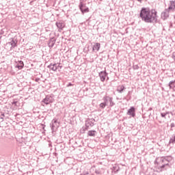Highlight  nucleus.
<instances>
[{
  "mask_svg": "<svg viewBox=\"0 0 175 175\" xmlns=\"http://www.w3.org/2000/svg\"><path fill=\"white\" fill-rule=\"evenodd\" d=\"M72 85H73V84H72L71 83H69L67 85V87H72Z\"/></svg>",
  "mask_w": 175,
  "mask_h": 175,
  "instance_id": "obj_29",
  "label": "nucleus"
},
{
  "mask_svg": "<svg viewBox=\"0 0 175 175\" xmlns=\"http://www.w3.org/2000/svg\"><path fill=\"white\" fill-rule=\"evenodd\" d=\"M96 135V131H88V136L95 137Z\"/></svg>",
  "mask_w": 175,
  "mask_h": 175,
  "instance_id": "obj_19",
  "label": "nucleus"
},
{
  "mask_svg": "<svg viewBox=\"0 0 175 175\" xmlns=\"http://www.w3.org/2000/svg\"><path fill=\"white\" fill-rule=\"evenodd\" d=\"M59 68H62V66H59Z\"/></svg>",
  "mask_w": 175,
  "mask_h": 175,
  "instance_id": "obj_35",
  "label": "nucleus"
},
{
  "mask_svg": "<svg viewBox=\"0 0 175 175\" xmlns=\"http://www.w3.org/2000/svg\"><path fill=\"white\" fill-rule=\"evenodd\" d=\"M172 157H157L156 159L155 163L157 165L159 169L162 170H167V166H169V163L172 161Z\"/></svg>",
  "mask_w": 175,
  "mask_h": 175,
  "instance_id": "obj_2",
  "label": "nucleus"
},
{
  "mask_svg": "<svg viewBox=\"0 0 175 175\" xmlns=\"http://www.w3.org/2000/svg\"><path fill=\"white\" fill-rule=\"evenodd\" d=\"M18 69H22L24 68V62L23 61H18V64L16 65Z\"/></svg>",
  "mask_w": 175,
  "mask_h": 175,
  "instance_id": "obj_17",
  "label": "nucleus"
},
{
  "mask_svg": "<svg viewBox=\"0 0 175 175\" xmlns=\"http://www.w3.org/2000/svg\"><path fill=\"white\" fill-rule=\"evenodd\" d=\"M124 90H125L124 85H120L117 88V91H118V92H119V94H122V92H124Z\"/></svg>",
  "mask_w": 175,
  "mask_h": 175,
  "instance_id": "obj_16",
  "label": "nucleus"
},
{
  "mask_svg": "<svg viewBox=\"0 0 175 175\" xmlns=\"http://www.w3.org/2000/svg\"><path fill=\"white\" fill-rule=\"evenodd\" d=\"M98 76L100 77V81H105L106 80V77L107 76V72H106V70L101 71L99 72Z\"/></svg>",
  "mask_w": 175,
  "mask_h": 175,
  "instance_id": "obj_6",
  "label": "nucleus"
},
{
  "mask_svg": "<svg viewBox=\"0 0 175 175\" xmlns=\"http://www.w3.org/2000/svg\"><path fill=\"white\" fill-rule=\"evenodd\" d=\"M172 58H173V59H174V61H175V52H174V53H172Z\"/></svg>",
  "mask_w": 175,
  "mask_h": 175,
  "instance_id": "obj_27",
  "label": "nucleus"
},
{
  "mask_svg": "<svg viewBox=\"0 0 175 175\" xmlns=\"http://www.w3.org/2000/svg\"><path fill=\"white\" fill-rule=\"evenodd\" d=\"M170 126H171V131H173V129H174V126H175L174 123H172L171 125H170Z\"/></svg>",
  "mask_w": 175,
  "mask_h": 175,
  "instance_id": "obj_25",
  "label": "nucleus"
},
{
  "mask_svg": "<svg viewBox=\"0 0 175 175\" xmlns=\"http://www.w3.org/2000/svg\"><path fill=\"white\" fill-rule=\"evenodd\" d=\"M168 85L170 87V90H173V88H175V80L170 81Z\"/></svg>",
  "mask_w": 175,
  "mask_h": 175,
  "instance_id": "obj_18",
  "label": "nucleus"
},
{
  "mask_svg": "<svg viewBox=\"0 0 175 175\" xmlns=\"http://www.w3.org/2000/svg\"><path fill=\"white\" fill-rule=\"evenodd\" d=\"M85 129H88V128H90V126H94V122H92V120H88L85 122Z\"/></svg>",
  "mask_w": 175,
  "mask_h": 175,
  "instance_id": "obj_12",
  "label": "nucleus"
},
{
  "mask_svg": "<svg viewBox=\"0 0 175 175\" xmlns=\"http://www.w3.org/2000/svg\"><path fill=\"white\" fill-rule=\"evenodd\" d=\"M111 97H109L107 96H105L103 97V103L107 106V105H109V102H110V99Z\"/></svg>",
  "mask_w": 175,
  "mask_h": 175,
  "instance_id": "obj_13",
  "label": "nucleus"
},
{
  "mask_svg": "<svg viewBox=\"0 0 175 175\" xmlns=\"http://www.w3.org/2000/svg\"><path fill=\"white\" fill-rule=\"evenodd\" d=\"M49 47H54V44H55V41L54 40H50L49 41Z\"/></svg>",
  "mask_w": 175,
  "mask_h": 175,
  "instance_id": "obj_20",
  "label": "nucleus"
},
{
  "mask_svg": "<svg viewBox=\"0 0 175 175\" xmlns=\"http://www.w3.org/2000/svg\"><path fill=\"white\" fill-rule=\"evenodd\" d=\"M100 49V44L96 42V43L94 45L92 50H93V51H95V50H96V51H99V49Z\"/></svg>",
  "mask_w": 175,
  "mask_h": 175,
  "instance_id": "obj_14",
  "label": "nucleus"
},
{
  "mask_svg": "<svg viewBox=\"0 0 175 175\" xmlns=\"http://www.w3.org/2000/svg\"><path fill=\"white\" fill-rule=\"evenodd\" d=\"M128 116H131V117H135L136 114L135 113V107H131L127 112Z\"/></svg>",
  "mask_w": 175,
  "mask_h": 175,
  "instance_id": "obj_10",
  "label": "nucleus"
},
{
  "mask_svg": "<svg viewBox=\"0 0 175 175\" xmlns=\"http://www.w3.org/2000/svg\"><path fill=\"white\" fill-rule=\"evenodd\" d=\"M0 117H2L3 119V117H5V113L1 114V116H0Z\"/></svg>",
  "mask_w": 175,
  "mask_h": 175,
  "instance_id": "obj_31",
  "label": "nucleus"
},
{
  "mask_svg": "<svg viewBox=\"0 0 175 175\" xmlns=\"http://www.w3.org/2000/svg\"><path fill=\"white\" fill-rule=\"evenodd\" d=\"M114 105H116V103H114V102H113V98L111 97V98L109 100V106H111V107H113V106H114Z\"/></svg>",
  "mask_w": 175,
  "mask_h": 175,
  "instance_id": "obj_21",
  "label": "nucleus"
},
{
  "mask_svg": "<svg viewBox=\"0 0 175 175\" xmlns=\"http://www.w3.org/2000/svg\"><path fill=\"white\" fill-rule=\"evenodd\" d=\"M57 69H58V68H59V65L57 66Z\"/></svg>",
  "mask_w": 175,
  "mask_h": 175,
  "instance_id": "obj_34",
  "label": "nucleus"
},
{
  "mask_svg": "<svg viewBox=\"0 0 175 175\" xmlns=\"http://www.w3.org/2000/svg\"><path fill=\"white\" fill-rule=\"evenodd\" d=\"M137 1H138V2L142 3V0H137Z\"/></svg>",
  "mask_w": 175,
  "mask_h": 175,
  "instance_id": "obj_33",
  "label": "nucleus"
},
{
  "mask_svg": "<svg viewBox=\"0 0 175 175\" xmlns=\"http://www.w3.org/2000/svg\"><path fill=\"white\" fill-rule=\"evenodd\" d=\"M16 103H17V102H14L12 105H16Z\"/></svg>",
  "mask_w": 175,
  "mask_h": 175,
  "instance_id": "obj_32",
  "label": "nucleus"
},
{
  "mask_svg": "<svg viewBox=\"0 0 175 175\" xmlns=\"http://www.w3.org/2000/svg\"><path fill=\"white\" fill-rule=\"evenodd\" d=\"M170 12H174L175 10V1H170L169 7L167 8Z\"/></svg>",
  "mask_w": 175,
  "mask_h": 175,
  "instance_id": "obj_8",
  "label": "nucleus"
},
{
  "mask_svg": "<svg viewBox=\"0 0 175 175\" xmlns=\"http://www.w3.org/2000/svg\"><path fill=\"white\" fill-rule=\"evenodd\" d=\"M139 17L144 23H157V16L155 10H150L148 8H142Z\"/></svg>",
  "mask_w": 175,
  "mask_h": 175,
  "instance_id": "obj_1",
  "label": "nucleus"
},
{
  "mask_svg": "<svg viewBox=\"0 0 175 175\" xmlns=\"http://www.w3.org/2000/svg\"><path fill=\"white\" fill-rule=\"evenodd\" d=\"M50 126L51 128V131L53 132H55L57 129L59 127V123L57 121V120H52V122L50 124Z\"/></svg>",
  "mask_w": 175,
  "mask_h": 175,
  "instance_id": "obj_3",
  "label": "nucleus"
},
{
  "mask_svg": "<svg viewBox=\"0 0 175 175\" xmlns=\"http://www.w3.org/2000/svg\"><path fill=\"white\" fill-rule=\"evenodd\" d=\"M134 69H139V66L135 65L133 66Z\"/></svg>",
  "mask_w": 175,
  "mask_h": 175,
  "instance_id": "obj_28",
  "label": "nucleus"
},
{
  "mask_svg": "<svg viewBox=\"0 0 175 175\" xmlns=\"http://www.w3.org/2000/svg\"><path fill=\"white\" fill-rule=\"evenodd\" d=\"M171 11H170L167 8L165 9L164 12L161 13V18H163V20H166V18L169 17V13Z\"/></svg>",
  "mask_w": 175,
  "mask_h": 175,
  "instance_id": "obj_7",
  "label": "nucleus"
},
{
  "mask_svg": "<svg viewBox=\"0 0 175 175\" xmlns=\"http://www.w3.org/2000/svg\"><path fill=\"white\" fill-rule=\"evenodd\" d=\"M79 6V9H80L81 12L83 14L88 13V12H90V9L88 8V7H87V5L85 4H84V3H83L82 1L80 2Z\"/></svg>",
  "mask_w": 175,
  "mask_h": 175,
  "instance_id": "obj_4",
  "label": "nucleus"
},
{
  "mask_svg": "<svg viewBox=\"0 0 175 175\" xmlns=\"http://www.w3.org/2000/svg\"><path fill=\"white\" fill-rule=\"evenodd\" d=\"M56 26L57 27V28H59V29H63L65 27V24L62 22H57Z\"/></svg>",
  "mask_w": 175,
  "mask_h": 175,
  "instance_id": "obj_15",
  "label": "nucleus"
},
{
  "mask_svg": "<svg viewBox=\"0 0 175 175\" xmlns=\"http://www.w3.org/2000/svg\"><path fill=\"white\" fill-rule=\"evenodd\" d=\"M174 143H175V136H174L173 138H171V139H170V142H169V144H174Z\"/></svg>",
  "mask_w": 175,
  "mask_h": 175,
  "instance_id": "obj_22",
  "label": "nucleus"
},
{
  "mask_svg": "<svg viewBox=\"0 0 175 175\" xmlns=\"http://www.w3.org/2000/svg\"><path fill=\"white\" fill-rule=\"evenodd\" d=\"M8 44L11 46L10 50H13V49L17 46V42L14 41V40H12L10 42L8 43Z\"/></svg>",
  "mask_w": 175,
  "mask_h": 175,
  "instance_id": "obj_11",
  "label": "nucleus"
},
{
  "mask_svg": "<svg viewBox=\"0 0 175 175\" xmlns=\"http://www.w3.org/2000/svg\"><path fill=\"white\" fill-rule=\"evenodd\" d=\"M95 173H96V174H100V171L96 170Z\"/></svg>",
  "mask_w": 175,
  "mask_h": 175,
  "instance_id": "obj_26",
  "label": "nucleus"
},
{
  "mask_svg": "<svg viewBox=\"0 0 175 175\" xmlns=\"http://www.w3.org/2000/svg\"><path fill=\"white\" fill-rule=\"evenodd\" d=\"M47 68L50 69L51 70H53V72H56V70L58 69V66H57V64H50Z\"/></svg>",
  "mask_w": 175,
  "mask_h": 175,
  "instance_id": "obj_9",
  "label": "nucleus"
},
{
  "mask_svg": "<svg viewBox=\"0 0 175 175\" xmlns=\"http://www.w3.org/2000/svg\"><path fill=\"white\" fill-rule=\"evenodd\" d=\"M167 114V113H161V116L163 118H166V115Z\"/></svg>",
  "mask_w": 175,
  "mask_h": 175,
  "instance_id": "obj_24",
  "label": "nucleus"
},
{
  "mask_svg": "<svg viewBox=\"0 0 175 175\" xmlns=\"http://www.w3.org/2000/svg\"><path fill=\"white\" fill-rule=\"evenodd\" d=\"M3 121V117H0V122H2Z\"/></svg>",
  "mask_w": 175,
  "mask_h": 175,
  "instance_id": "obj_30",
  "label": "nucleus"
},
{
  "mask_svg": "<svg viewBox=\"0 0 175 175\" xmlns=\"http://www.w3.org/2000/svg\"><path fill=\"white\" fill-rule=\"evenodd\" d=\"M99 106L100 109H105L107 105L104 103H101Z\"/></svg>",
  "mask_w": 175,
  "mask_h": 175,
  "instance_id": "obj_23",
  "label": "nucleus"
},
{
  "mask_svg": "<svg viewBox=\"0 0 175 175\" xmlns=\"http://www.w3.org/2000/svg\"><path fill=\"white\" fill-rule=\"evenodd\" d=\"M54 102V98L51 96H46L45 98L42 100V103L45 105H50V103H53Z\"/></svg>",
  "mask_w": 175,
  "mask_h": 175,
  "instance_id": "obj_5",
  "label": "nucleus"
}]
</instances>
